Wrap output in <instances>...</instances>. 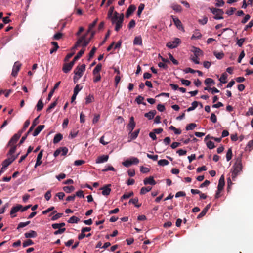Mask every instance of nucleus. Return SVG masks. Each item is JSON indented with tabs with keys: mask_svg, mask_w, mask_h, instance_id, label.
I'll use <instances>...</instances> for the list:
<instances>
[{
	"mask_svg": "<svg viewBox=\"0 0 253 253\" xmlns=\"http://www.w3.org/2000/svg\"><path fill=\"white\" fill-rule=\"evenodd\" d=\"M33 244H34L33 241L31 239H28L27 240H26V241H24L23 243V247L24 248H25L28 246L32 245Z\"/></svg>",
	"mask_w": 253,
	"mask_h": 253,
	"instance_id": "nucleus-50",
	"label": "nucleus"
},
{
	"mask_svg": "<svg viewBox=\"0 0 253 253\" xmlns=\"http://www.w3.org/2000/svg\"><path fill=\"white\" fill-rule=\"evenodd\" d=\"M51 44L54 46L53 48L50 50V53L52 54L55 52L59 48L58 43L56 42H51Z\"/></svg>",
	"mask_w": 253,
	"mask_h": 253,
	"instance_id": "nucleus-26",
	"label": "nucleus"
},
{
	"mask_svg": "<svg viewBox=\"0 0 253 253\" xmlns=\"http://www.w3.org/2000/svg\"><path fill=\"white\" fill-rule=\"evenodd\" d=\"M134 193L132 191L129 193H125L121 198V200H123V199H126L130 198V197L133 196Z\"/></svg>",
	"mask_w": 253,
	"mask_h": 253,
	"instance_id": "nucleus-40",
	"label": "nucleus"
},
{
	"mask_svg": "<svg viewBox=\"0 0 253 253\" xmlns=\"http://www.w3.org/2000/svg\"><path fill=\"white\" fill-rule=\"evenodd\" d=\"M202 34L200 32H199L198 31H196L194 32V33L193 34V35L191 37L192 40L194 39H199L201 38Z\"/></svg>",
	"mask_w": 253,
	"mask_h": 253,
	"instance_id": "nucleus-34",
	"label": "nucleus"
},
{
	"mask_svg": "<svg viewBox=\"0 0 253 253\" xmlns=\"http://www.w3.org/2000/svg\"><path fill=\"white\" fill-rule=\"evenodd\" d=\"M198 104H199V102H197L196 101H193L192 103V106L189 107L187 109V111L188 112H189V111H192V110L195 109L197 108V107L198 106Z\"/></svg>",
	"mask_w": 253,
	"mask_h": 253,
	"instance_id": "nucleus-35",
	"label": "nucleus"
},
{
	"mask_svg": "<svg viewBox=\"0 0 253 253\" xmlns=\"http://www.w3.org/2000/svg\"><path fill=\"white\" fill-rule=\"evenodd\" d=\"M152 189V187H149V186H148L147 187H142L141 190H140V194L141 195H143V194H146V193L148 192L149 191H150Z\"/></svg>",
	"mask_w": 253,
	"mask_h": 253,
	"instance_id": "nucleus-36",
	"label": "nucleus"
},
{
	"mask_svg": "<svg viewBox=\"0 0 253 253\" xmlns=\"http://www.w3.org/2000/svg\"><path fill=\"white\" fill-rule=\"evenodd\" d=\"M225 185V181H224V176L223 175H222L219 180L218 185V189L219 191H222L224 186Z\"/></svg>",
	"mask_w": 253,
	"mask_h": 253,
	"instance_id": "nucleus-18",
	"label": "nucleus"
},
{
	"mask_svg": "<svg viewBox=\"0 0 253 253\" xmlns=\"http://www.w3.org/2000/svg\"><path fill=\"white\" fill-rule=\"evenodd\" d=\"M124 20V15L123 13H121L120 15V18L115 19L114 22H113V19L110 20L112 24H115V30L116 31H119L122 27Z\"/></svg>",
	"mask_w": 253,
	"mask_h": 253,
	"instance_id": "nucleus-4",
	"label": "nucleus"
},
{
	"mask_svg": "<svg viewBox=\"0 0 253 253\" xmlns=\"http://www.w3.org/2000/svg\"><path fill=\"white\" fill-rule=\"evenodd\" d=\"M86 35H84L80 37L76 42L74 46V48H76L81 46V45L83 43V41H84V39L86 38Z\"/></svg>",
	"mask_w": 253,
	"mask_h": 253,
	"instance_id": "nucleus-19",
	"label": "nucleus"
},
{
	"mask_svg": "<svg viewBox=\"0 0 253 253\" xmlns=\"http://www.w3.org/2000/svg\"><path fill=\"white\" fill-rule=\"evenodd\" d=\"M158 164L159 166H164L168 165L169 164V162L166 159H161L158 161Z\"/></svg>",
	"mask_w": 253,
	"mask_h": 253,
	"instance_id": "nucleus-44",
	"label": "nucleus"
},
{
	"mask_svg": "<svg viewBox=\"0 0 253 253\" xmlns=\"http://www.w3.org/2000/svg\"><path fill=\"white\" fill-rule=\"evenodd\" d=\"M114 8L113 6H112L110 8H109V10L108 12V14H107V18L109 19H111L112 17V16H113V14L114 13Z\"/></svg>",
	"mask_w": 253,
	"mask_h": 253,
	"instance_id": "nucleus-48",
	"label": "nucleus"
},
{
	"mask_svg": "<svg viewBox=\"0 0 253 253\" xmlns=\"http://www.w3.org/2000/svg\"><path fill=\"white\" fill-rule=\"evenodd\" d=\"M24 236L26 238H35L37 236V233L34 230H30L29 232L25 233Z\"/></svg>",
	"mask_w": 253,
	"mask_h": 253,
	"instance_id": "nucleus-20",
	"label": "nucleus"
},
{
	"mask_svg": "<svg viewBox=\"0 0 253 253\" xmlns=\"http://www.w3.org/2000/svg\"><path fill=\"white\" fill-rule=\"evenodd\" d=\"M64 191L67 193H69L72 191H73L75 190V187L73 186H64L63 188Z\"/></svg>",
	"mask_w": 253,
	"mask_h": 253,
	"instance_id": "nucleus-38",
	"label": "nucleus"
},
{
	"mask_svg": "<svg viewBox=\"0 0 253 253\" xmlns=\"http://www.w3.org/2000/svg\"><path fill=\"white\" fill-rule=\"evenodd\" d=\"M98 21V19H96L92 23L90 24L89 25L88 29L87 31V34L90 32L92 29L94 28L96 25Z\"/></svg>",
	"mask_w": 253,
	"mask_h": 253,
	"instance_id": "nucleus-41",
	"label": "nucleus"
},
{
	"mask_svg": "<svg viewBox=\"0 0 253 253\" xmlns=\"http://www.w3.org/2000/svg\"><path fill=\"white\" fill-rule=\"evenodd\" d=\"M21 135H20V133L17 132L16 134H15L11 137V138L10 139V140H9V141L8 142V143L7 145V147H9V146L10 147V149L8 153V155H13L15 153V152L17 149V146H20V145H19L18 144L16 145V144L17 141L18 140V139L21 137Z\"/></svg>",
	"mask_w": 253,
	"mask_h": 253,
	"instance_id": "nucleus-1",
	"label": "nucleus"
},
{
	"mask_svg": "<svg viewBox=\"0 0 253 253\" xmlns=\"http://www.w3.org/2000/svg\"><path fill=\"white\" fill-rule=\"evenodd\" d=\"M21 66V64L18 62H16L14 63L11 73L12 76L16 77L17 75L18 72L20 70Z\"/></svg>",
	"mask_w": 253,
	"mask_h": 253,
	"instance_id": "nucleus-12",
	"label": "nucleus"
},
{
	"mask_svg": "<svg viewBox=\"0 0 253 253\" xmlns=\"http://www.w3.org/2000/svg\"><path fill=\"white\" fill-rule=\"evenodd\" d=\"M168 56L169 57V59L172 61V62L174 65H178V61L174 58V57H173L172 55L170 53H169L168 54Z\"/></svg>",
	"mask_w": 253,
	"mask_h": 253,
	"instance_id": "nucleus-54",
	"label": "nucleus"
},
{
	"mask_svg": "<svg viewBox=\"0 0 253 253\" xmlns=\"http://www.w3.org/2000/svg\"><path fill=\"white\" fill-rule=\"evenodd\" d=\"M138 198H132L129 200V203L133 204L135 205V206L137 208H139L141 206V204H138Z\"/></svg>",
	"mask_w": 253,
	"mask_h": 253,
	"instance_id": "nucleus-31",
	"label": "nucleus"
},
{
	"mask_svg": "<svg viewBox=\"0 0 253 253\" xmlns=\"http://www.w3.org/2000/svg\"><path fill=\"white\" fill-rule=\"evenodd\" d=\"M136 9V7L134 5H130L126 11V17L128 18L134 12Z\"/></svg>",
	"mask_w": 253,
	"mask_h": 253,
	"instance_id": "nucleus-14",
	"label": "nucleus"
},
{
	"mask_svg": "<svg viewBox=\"0 0 253 253\" xmlns=\"http://www.w3.org/2000/svg\"><path fill=\"white\" fill-rule=\"evenodd\" d=\"M207 147L210 149H212L215 147L214 143L211 141H209L206 143Z\"/></svg>",
	"mask_w": 253,
	"mask_h": 253,
	"instance_id": "nucleus-55",
	"label": "nucleus"
},
{
	"mask_svg": "<svg viewBox=\"0 0 253 253\" xmlns=\"http://www.w3.org/2000/svg\"><path fill=\"white\" fill-rule=\"evenodd\" d=\"M172 8L173 10H174L176 12H181L182 10V8H181V6L179 5H177V4L173 5L172 6Z\"/></svg>",
	"mask_w": 253,
	"mask_h": 253,
	"instance_id": "nucleus-56",
	"label": "nucleus"
},
{
	"mask_svg": "<svg viewBox=\"0 0 253 253\" xmlns=\"http://www.w3.org/2000/svg\"><path fill=\"white\" fill-rule=\"evenodd\" d=\"M30 223V221H28L26 222H20L19 224L18 225V226L17 227V229L18 230L20 228H23L27 225H29Z\"/></svg>",
	"mask_w": 253,
	"mask_h": 253,
	"instance_id": "nucleus-51",
	"label": "nucleus"
},
{
	"mask_svg": "<svg viewBox=\"0 0 253 253\" xmlns=\"http://www.w3.org/2000/svg\"><path fill=\"white\" fill-rule=\"evenodd\" d=\"M111 185L107 184L103 186L102 187L100 188V190H102V194L104 196H108L110 194L111 189L110 188Z\"/></svg>",
	"mask_w": 253,
	"mask_h": 253,
	"instance_id": "nucleus-11",
	"label": "nucleus"
},
{
	"mask_svg": "<svg viewBox=\"0 0 253 253\" xmlns=\"http://www.w3.org/2000/svg\"><path fill=\"white\" fill-rule=\"evenodd\" d=\"M144 184L146 185L147 184L154 185L156 184V182L154 180L153 177L150 176L144 179Z\"/></svg>",
	"mask_w": 253,
	"mask_h": 253,
	"instance_id": "nucleus-17",
	"label": "nucleus"
},
{
	"mask_svg": "<svg viewBox=\"0 0 253 253\" xmlns=\"http://www.w3.org/2000/svg\"><path fill=\"white\" fill-rule=\"evenodd\" d=\"M22 208V205L20 204H17L15 206L11 208L10 211V215L11 216V217L14 218L16 217V215L14 214L19 211H21Z\"/></svg>",
	"mask_w": 253,
	"mask_h": 253,
	"instance_id": "nucleus-10",
	"label": "nucleus"
},
{
	"mask_svg": "<svg viewBox=\"0 0 253 253\" xmlns=\"http://www.w3.org/2000/svg\"><path fill=\"white\" fill-rule=\"evenodd\" d=\"M181 43V40L180 39L176 38L173 41L169 42L167 43L166 46L170 48L173 49L176 48L178 45Z\"/></svg>",
	"mask_w": 253,
	"mask_h": 253,
	"instance_id": "nucleus-8",
	"label": "nucleus"
},
{
	"mask_svg": "<svg viewBox=\"0 0 253 253\" xmlns=\"http://www.w3.org/2000/svg\"><path fill=\"white\" fill-rule=\"evenodd\" d=\"M172 19L174 24L179 29L183 28L182 23L178 18L172 17Z\"/></svg>",
	"mask_w": 253,
	"mask_h": 253,
	"instance_id": "nucleus-24",
	"label": "nucleus"
},
{
	"mask_svg": "<svg viewBox=\"0 0 253 253\" xmlns=\"http://www.w3.org/2000/svg\"><path fill=\"white\" fill-rule=\"evenodd\" d=\"M210 11L214 15L213 18L215 19H223V14H224V12L222 9H217L216 8H209Z\"/></svg>",
	"mask_w": 253,
	"mask_h": 253,
	"instance_id": "nucleus-6",
	"label": "nucleus"
},
{
	"mask_svg": "<svg viewBox=\"0 0 253 253\" xmlns=\"http://www.w3.org/2000/svg\"><path fill=\"white\" fill-rule=\"evenodd\" d=\"M43 150H42L38 154L37 157V160H36V164L35 165V168H36L38 166H39L42 164V161H41V159L43 156Z\"/></svg>",
	"mask_w": 253,
	"mask_h": 253,
	"instance_id": "nucleus-15",
	"label": "nucleus"
},
{
	"mask_svg": "<svg viewBox=\"0 0 253 253\" xmlns=\"http://www.w3.org/2000/svg\"><path fill=\"white\" fill-rule=\"evenodd\" d=\"M30 124V121L29 120H27L25 123H24V124L23 125V128L20 130L18 133H20V135H22V133L25 131V130L26 129V128L28 127V126H29Z\"/></svg>",
	"mask_w": 253,
	"mask_h": 253,
	"instance_id": "nucleus-25",
	"label": "nucleus"
},
{
	"mask_svg": "<svg viewBox=\"0 0 253 253\" xmlns=\"http://www.w3.org/2000/svg\"><path fill=\"white\" fill-rule=\"evenodd\" d=\"M144 99V98L143 96L139 95L136 97L135 101L138 104H143V105H145L146 104V103L142 102Z\"/></svg>",
	"mask_w": 253,
	"mask_h": 253,
	"instance_id": "nucleus-45",
	"label": "nucleus"
},
{
	"mask_svg": "<svg viewBox=\"0 0 253 253\" xmlns=\"http://www.w3.org/2000/svg\"><path fill=\"white\" fill-rule=\"evenodd\" d=\"M102 68V65L100 63H99L97 65V66L95 67V68L93 70V75H96L97 74H100V71H101Z\"/></svg>",
	"mask_w": 253,
	"mask_h": 253,
	"instance_id": "nucleus-28",
	"label": "nucleus"
},
{
	"mask_svg": "<svg viewBox=\"0 0 253 253\" xmlns=\"http://www.w3.org/2000/svg\"><path fill=\"white\" fill-rule=\"evenodd\" d=\"M245 41V38H241L240 39H238L237 42V44L239 47H242Z\"/></svg>",
	"mask_w": 253,
	"mask_h": 253,
	"instance_id": "nucleus-64",
	"label": "nucleus"
},
{
	"mask_svg": "<svg viewBox=\"0 0 253 253\" xmlns=\"http://www.w3.org/2000/svg\"><path fill=\"white\" fill-rule=\"evenodd\" d=\"M139 131H140V129H137V130H136L133 132H132L131 133L129 132V134H130L131 140L135 139L137 137V136L139 134Z\"/></svg>",
	"mask_w": 253,
	"mask_h": 253,
	"instance_id": "nucleus-32",
	"label": "nucleus"
},
{
	"mask_svg": "<svg viewBox=\"0 0 253 253\" xmlns=\"http://www.w3.org/2000/svg\"><path fill=\"white\" fill-rule=\"evenodd\" d=\"M62 138L63 136L61 133L57 134L54 136V137L53 140V142L54 144L58 143L62 140Z\"/></svg>",
	"mask_w": 253,
	"mask_h": 253,
	"instance_id": "nucleus-27",
	"label": "nucleus"
},
{
	"mask_svg": "<svg viewBox=\"0 0 253 253\" xmlns=\"http://www.w3.org/2000/svg\"><path fill=\"white\" fill-rule=\"evenodd\" d=\"M227 78V75L226 73H223L222 74L221 76L220 77L219 79V81L221 83L223 84H225L227 82L226 80Z\"/></svg>",
	"mask_w": 253,
	"mask_h": 253,
	"instance_id": "nucleus-46",
	"label": "nucleus"
},
{
	"mask_svg": "<svg viewBox=\"0 0 253 253\" xmlns=\"http://www.w3.org/2000/svg\"><path fill=\"white\" fill-rule=\"evenodd\" d=\"M204 83L206 85H211V84H214L215 82L214 80L211 78H206L204 81Z\"/></svg>",
	"mask_w": 253,
	"mask_h": 253,
	"instance_id": "nucleus-47",
	"label": "nucleus"
},
{
	"mask_svg": "<svg viewBox=\"0 0 253 253\" xmlns=\"http://www.w3.org/2000/svg\"><path fill=\"white\" fill-rule=\"evenodd\" d=\"M192 51L194 53L195 56L198 57L200 55H203V51L199 48L193 47V50Z\"/></svg>",
	"mask_w": 253,
	"mask_h": 253,
	"instance_id": "nucleus-29",
	"label": "nucleus"
},
{
	"mask_svg": "<svg viewBox=\"0 0 253 253\" xmlns=\"http://www.w3.org/2000/svg\"><path fill=\"white\" fill-rule=\"evenodd\" d=\"M134 45H142V40L140 36L136 37L133 41Z\"/></svg>",
	"mask_w": 253,
	"mask_h": 253,
	"instance_id": "nucleus-30",
	"label": "nucleus"
},
{
	"mask_svg": "<svg viewBox=\"0 0 253 253\" xmlns=\"http://www.w3.org/2000/svg\"><path fill=\"white\" fill-rule=\"evenodd\" d=\"M62 36L63 34L60 32H58L53 36L52 39L55 40H59L60 39L62 38Z\"/></svg>",
	"mask_w": 253,
	"mask_h": 253,
	"instance_id": "nucleus-52",
	"label": "nucleus"
},
{
	"mask_svg": "<svg viewBox=\"0 0 253 253\" xmlns=\"http://www.w3.org/2000/svg\"><path fill=\"white\" fill-rule=\"evenodd\" d=\"M123 165L125 167H129L132 164V162L130 161V160L129 159H127L123 162Z\"/></svg>",
	"mask_w": 253,
	"mask_h": 253,
	"instance_id": "nucleus-59",
	"label": "nucleus"
},
{
	"mask_svg": "<svg viewBox=\"0 0 253 253\" xmlns=\"http://www.w3.org/2000/svg\"><path fill=\"white\" fill-rule=\"evenodd\" d=\"M21 135H20V133L17 132L16 134H15L11 137V138L10 139V140H9V141L8 142V143L7 145V147H9V146L10 147V149L8 153V155H13L15 153V152L17 149V146H20V145H19L18 144L16 145V144L17 141L18 140V139L21 137Z\"/></svg>",
	"mask_w": 253,
	"mask_h": 253,
	"instance_id": "nucleus-2",
	"label": "nucleus"
},
{
	"mask_svg": "<svg viewBox=\"0 0 253 253\" xmlns=\"http://www.w3.org/2000/svg\"><path fill=\"white\" fill-rule=\"evenodd\" d=\"M44 125H39L33 133V136H37L40 132L44 128Z\"/></svg>",
	"mask_w": 253,
	"mask_h": 253,
	"instance_id": "nucleus-23",
	"label": "nucleus"
},
{
	"mask_svg": "<svg viewBox=\"0 0 253 253\" xmlns=\"http://www.w3.org/2000/svg\"><path fill=\"white\" fill-rule=\"evenodd\" d=\"M93 99V96L92 95H89L85 98V104H88L91 103Z\"/></svg>",
	"mask_w": 253,
	"mask_h": 253,
	"instance_id": "nucleus-57",
	"label": "nucleus"
},
{
	"mask_svg": "<svg viewBox=\"0 0 253 253\" xmlns=\"http://www.w3.org/2000/svg\"><path fill=\"white\" fill-rule=\"evenodd\" d=\"M197 126V125L195 123H190L188 124L186 127V130L188 131L190 130H193Z\"/></svg>",
	"mask_w": 253,
	"mask_h": 253,
	"instance_id": "nucleus-49",
	"label": "nucleus"
},
{
	"mask_svg": "<svg viewBox=\"0 0 253 253\" xmlns=\"http://www.w3.org/2000/svg\"><path fill=\"white\" fill-rule=\"evenodd\" d=\"M10 156V158L5 159L2 162V168L5 169L6 168L16 159V157L12 155Z\"/></svg>",
	"mask_w": 253,
	"mask_h": 253,
	"instance_id": "nucleus-9",
	"label": "nucleus"
},
{
	"mask_svg": "<svg viewBox=\"0 0 253 253\" xmlns=\"http://www.w3.org/2000/svg\"><path fill=\"white\" fill-rule=\"evenodd\" d=\"M144 7H145V5L143 3H141L139 7H138V11H137V15L138 16H140L142 11L143 10L144 8Z\"/></svg>",
	"mask_w": 253,
	"mask_h": 253,
	"instance_id": "nucleus-53",
	"label": "nucleus"
},
{
	"mask_svg": "<svg viewBox=\"0 0 253 253\" xmlns=\"http://www.w3.org/2000/svg\"><path fill=\"white\" fill-rule=\"evenodd\" d=\"M180 81H181V83L183 85H186V86H189L191 84V82L190 81H189V80H185L184 79H181L180 80Z\"/></svg>",
	"mask_w": 253,
	"mask_h": 253,
	"instance_id": "nucleus-60",
	"label": "nucleus"
},
{
	"mask_svg": "<svg viewBox=\"0 0 253 253\" xmlns=\"http://www.w3.org/2000/svg\"><path fill=\"white\" fill-rule=\"evenodd\" d=\"M44 104L42 102V100L40 99L37 104V110L40 111L42 110Z\"/></svg>",
	"mask_w": 253,
	"mask_h": 253,
	"instance_id": "nucleus-39",
	"label": "nucleus"
},
{
	"mask_svg": "<svg viewBox=\"0 0 253 253\" xmlns=\"http://www.w3.org/2000/svg\"><path fill=\"white\" fill-rule=\"evenodd\" d=\"M109 159L108 155H103L97 157L96 160V163H102L107 162Z\"/></svg>",
	"mask_w": 253,
	"mask_h": 253,
	"instance_id": "nucleus-16",
	"label": "nucleus"
},
{
	"mask_svg": "<svg viewBox=\"0 0 253 253\" xmlns=\"http://www.w3.org/2000/svg\"><path fill=\"white\" fill-rule=\"evenodd\" d=\"M97 50V48L93 47L89 53V60L92 58Z\"/></svg>",
	"mask_w": 253,
	"mask_h": 253,
	"instance_id": "nucleus-58",
	"label": "nucleus"
},
{
	"mask_svg": "<svg viewBox=\"0 0 253 253\" xmlns=\"http://www.w3.org/2000/svg\"><path fill=\"white\" fill-rule=\"evenodd\" d=\"M85 65L82 64L81 66H78L74 70V73L76 75L78 76L77 80H79L83 75V73L85 70Z\"/></svg>",
	"mask_w": 253,
	"mask_h": 253,
	"instance_id": "nucleus-7",
	"label": "nucleus"
},
{
	"mask_svg": "<svg viewBox=\"0 0 253 253\" xmlns=\"http://www.w3.org/2000/svg\"><path fill=\"white\" fill-rule=\"evenodd\" d=\"M232 157V151L231 148H229L226 153V157L227 161H229Z\"/></svg>",
	"mask_w": 253,
	"mask_h": 253,
	"instance_id": "nucleus-43",
	"label": "nucleus"
},
{
	"mask_svg": "<svg viewBox=\"0 0 253 253\" xmlns=\"http://www.w3.org/2000/svg\"><path fill=\"white\" fill-rule=\"evenodd\" d=\"M233 168L234 169L232 172V177L234 180L242 170V160L240 158L237 159Z\"/></svg>",
	"mask_w": 253,
	"mask_h": 253,
	"instance_id": "nucleus-3",
	"label": "nucleus"
},
{
	"mask_svg": "<svg viewBox=\"0 0 253 253\" xmlns=\"http://www.w3.org/2000/svg\"><path fill=\"white\" fill-rule=\"evenodd\" d=\"M65 230H66V228H60L58 230L55 231L54 232V234L56 235L62 234L63 233H64L65 231Z\"/></svg>",
	"mask_w": 253,
	"mask_h": 253,
	"instance_id": "nucleus-63",
	"label": "nucleus"
},
{
	"mask_svg": "<svg viewBox=\"0 0 253 253\" xmlns=\"http://www.w3.org/2000/svg\"><path fill=\"white\" fill-rule=\"evenodd\" d=\"M63 215V213H58L53 216L51 218V220L55 221L60 218Z\"/></svg>",
	"mask_w": 253,
	"mask_h": 253,
	"instance_id": "nucleus-61",
	"label": "nucleus"
},
{
	"mask_svg": "<svg viewBox=\"0 0 253 253\" xmlns=\"http://www.w3.org/2000/svg\"><path fill=\"white\" fill-rule=\"evenodd\" d=\"M213 54L218 59H222L224 56V54L223 52H217L216 51H214Z\"/></svg>",
	"mask_w": 253,
	"mask_h": 253,
	"instance_id": "nucleus-42",
	"label": "nucleus"
},
{
	"mask_svg": "<svg viewBox=\"0 0 253 253\" xmlns=\"http://www.w3.org/2000/svg\"><path fill=\"white\" fill-rule=\"evenodd\" d=\"M57 104V99H56L55 101L52 103L48 108L46 110V112L47 113H50L51 111V110L53 109Z\"/></svg>",
	"mask_w": 253,
	"mask_h": 253,
	"instance_id": "nucleus-37",
	"label": "nucleus"
},
{
	"mask_svg": "<svg viewBox=\"0 0 253 253\" xmlns=\"http://www.w3.org/2000/svg\"><path fill=\"white\" fill-rule=\"evenodd\" d=\"M135 126V123L133 117H131L130 118L129 122L127 126V128L129 131L130 133H131Z\"/></svg>",
	"mask_w": 253,
	"mask_h": 253,
	"instance_id": "nucleus-13",
	"label": "nucleus"
},
{
	"mask_svg": "<svg viewBox=\"0 0 253 253\" xmlns=\"http://www.w3.org/2000/svg\"><path fill=\"white\" fill-rule=\"evenodd\" d=\"M135 21L133 19L131 20V21L129 22L128 25V28L130 29L131 28H133L135 26Z\"/></svg>",
	"mask_w": 253,
	"mask_h": 253,
	"instance_id": "nucleus-62",
	"label": "nucleus"
},
{
	"mask_svg": "<svg viewBox=\"0 0 253 253\" xmlns=\"http://www.w3.org/2000/svg\"><path fill=\"white\" fill-rule=\"evenodd\" d=\"M79 221L80 219L78 217L73 216L69 218L68 222L69 223H77Z\"/></svg>",
	"mask_w": 253,
	"mask_h": 253,
	"instance_id": "nucleus-33",
	"label": "nucleus"
},
{
	"mask_svg": "<svg viewBox=\"0 0 253 253\" xmlns=\"http://www.w3.org/2000/svg\"><path fill=\"white\" fill-rule=\"evenodd\" d=\"M156 114V111L155 110H151L148 113H145L144 116L147 117L149 120H151L154 118Z\"/></svg>",
	"mask_w": 253,
	"mask_h": 253,
	"instance_id": "nucleus-21",
	"label": "nucleus"
},
{
	"mask_svg": "<svg viewBox=\"0 0 253 253\" xmlns=\"http://www.w3.org/2000/svg\"><path fill=\"white\" fill-rule=\"evenodd\" d=\"M73 66L69 63L64 64L62 68L63 71L65 73H68L72 68Z\"/></svg>",
	"mask_w": 253,
	"mask_h": 253,
	"instance_id": "nucleus-22",
	"label": "nucleus"
},
{
	"mask_svg": "<svg viewBox=\"0 0 253 253\" xmlns=\"http://www.w3.org/2000/svg\"><path fill=\"white\" fill-rule=\"evenodd\" d=\"M39 118V116L37 117L34 120L33 122H32V124L31 126H30L29 129L28 130V131H27V132L26 133V134L24 136H23L22 137L21 139L20 140V141L18 144L19 145H21L25 141V140L26 139V138L27 137V136L31 133V132H32L33 131V130L34 129L35 126L39 123V122H38Z\"/></svg>",
	"mask_w": 253,
	"mask_h": 253,
	"instance_id": "nucleus-5",
	"label": "nucleus"
}]
</instances>
